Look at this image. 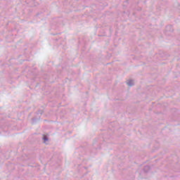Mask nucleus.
Instances as JSON below:
<instances>
[{"label":"nucleus","mask_w":180,"mask_h":180,"mask_svg":"<svg viewBox=\"0 0 180 180\" xmlns=\"http://www.w3.org/2000/svg\"><path fill=\"white\" fill-rule=\"evenodd\" d=\"M166 30L167 32H174V28H172V25H169V26L166 27Z\"/></svg>","instance_id":"1"},{"label":"nucleus","mask_w":180,"mask_h":180,"mask_svg":"<svg viewBox=\"0 0 180 180\" xmlns=\"http://www.w3.org/2000/svg\"><path fill=\"white\" fill-rule=\"evenodd\" d=\"M127 84L129 86H133V85H134V82L133 80H128Z\"/></svg>","instance_id":"2"},{"label":"nucleus","mask_w":180,"mask_h":180,"mask_svg":"<svg viewBox=\"0 0 180 180\" xmlns=\"http://www.w3.org/2000/svg\"><path fill=\"white\" fill-rule=\"evenodd\" d=\"M144 172H148L150 171V166H145L143 168Z\"/></svg>","instance_id":"3"},{"label":"nucleus","mask_w":180,"mask_h":180,"mask_svg":"<svg viewBox=\"0 0 180 180\" xmlns=\"http://www.w3.org/2000/svg\"><path fill=\"white\" fill-rule=\"evenodd\" d=\"M43 140H44V141H49V138H47V136H44Z\"/></svg>","instance_id":"4"},{"label":"nucleus","mask_w":180,"mask_h":180,"mask_svg":"<svg viewBox=\"0 0 180 180\" xmlns=\"http://www.w3.org/2000/svg\"><path fill=\"white\" fill-rule=\"evenodd\" d=\"M38 115H43V110H39Z\"/></svg>","instance_id":"5"},{"label":"nucleus","mask_w":180,"mask_h":180,"mask_svg":"<svg viewBox=\"0 0 180 180\" xmlns=\"http://www.w3.org/2000/svg\"><path fill=\"white\" fill-rule=\"evenodd\" d=\"M35 120H36V119L32 118V122H33V123H34Z\"/></svg>","instance_id":"6"}]
</instances>
